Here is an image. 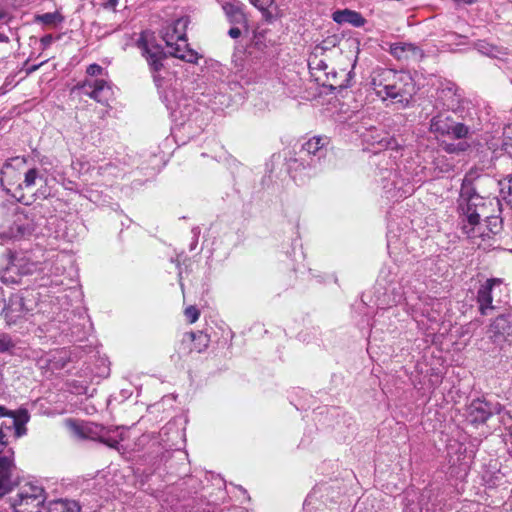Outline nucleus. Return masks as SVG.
Returning <instances> with one entry per match:
<instances>
[{"mask_svg":"<svg viewBox=\"0 0 512 512\" xmlns=\"http://www.w3.org/2000/svg\"><path fill=\"white\" fill-rule=\"evenodd\" d=\"M66 260L64 255L52 252L43 262L34 264V282H38L39 288H49L62 308L70 305L69 298L79 294L73 279L65 275Z\"/></svg>","mask_w":512,"mask_h":512,"instance_id":"obj_1","label":"nucleus"},{"mask_svg":"<svg viewBox=\"0 0 512 512\" xmlns=\"http://www.w3.org/2000/svg\"><path fill=\"white\" fill-rule=\"evenodd\" d=\"M488 204L492 200L485 199L476 193L470 181H463L458 198V210L461 217L463 233L470 239L490 238L492 234L482 218H488Z\"/></svg>","mask_w":512,"mask_h":512,"instance_id":"obj_2","label":"nucleus"},{"mask_svg":"<svg viewBox=\"0 0 512 512\" xmlns=\"http://www.w3.org/2000/svg\"><path fill=\"white\" fill-rule=\"evenodd\" d=\"M371 87L382 100L407 107L417 92L416 84L409 72L388 68H377L371 74Z\"/></svg>","mask_w":512,"mask_h":512,"instance_id":"obj_3","label":"nucleus"},{"mask_svg":"<svg viewBox=\"0 0 512 512\" xmlns=\"http://www.w3.org/2000/svg\"><path fill=\"white\" fill-rule=\"evenodd\" d=\"M30 420V414L27 409H18L10 418L0 426V457L6 452L12 451L8 447L9 438H19L27 433L26 424Z\"/></svg>","mask_w":512,"mask_h":512,"instance_id":"obj_4","label":"nucleus"},{"mask_svg":"<svg viewBox=\"0 0 512 512\" xmlns=\"http://www.w3.org/2000/svg\"><path fill=\"white\" fill-rule=\"evenodd\" d=\"M136 45L149 65L156 86L160 87L162 78L160 77L159 72L163 68V60L166 58V54L162 46L149 42L145 38L144 33L141 34Z\"/></svg>","mask_w":512,"mask_h":512,"instance_id":"obj_5","label":"nucleus"},{"mask_svg":"<svg viewBox=\"0 0 512 512\" xmlns=\"http://www.w3.org/2000/svg\"><path fill=\"white\" fill-rule=\"evenodd\" d=\"M381 182L389 198L407 197L414 191V187L411 185L409 178L403 177L396 171H383Z\"/></svg>","mask_w":512,"mask_h":512,"instance_id":"obj_6","label":"nucleus"},{"mask_svg":"<svg viewBox=\"0 0 512 512\" xmlns=\"http://www.w3.org/2000/svg\"><path fill=\"white\" fill-rule=\"evenodd\" d=\"M502 409V405L498 402L478 398L468 406L467 419L472 424H484L493 415L500 414Z\"/></svg>","mask_w":512,"mask_h":512,"instance_id":"obj_7","label":"nucleus"},{"mask_svg":"<svg viewBox=\"0 0 512 512\" xmlns=\"http://www.w3.org/2000/svg\"><path fill=\"white\" fill-rule=\"evenodd\" d=\"M20 480L13 460V451H8L0 457V498L11 492Z\"/></svg>","mask_w":512,"mask_h":512,"instance_id":"obj_8","label":"nucleus"},{"mask_svg":"<svg viewBox=\"0 0 512 512\" xmlns=\"http://www.w3.org/2000/svg\"><path fill=\"white\" fill-rule=\"evenodd\" d=\"M45 490L42 486H38L34 484V501L37 502V506H41L42 509H39L34 512H80L81 507L79 503L75 500H69V499H57L50 501L45 506Z\"/></svg>","mask_w":512,"mask_h":512,"instance_id":"obj_9","label":"nucleus"},{"mask_svg":"<svg viewBox=\"0 0 512 512\" xmlns=\"http://www.w3.org/2000/svg\"><path fill=\"white\" fill-rule=\"evenodd\" d=\"M71 434L78 439H90L99 441L105 427L94 422H83L74 419L66 421Z\"/></svg>","mask_w":512,"mask_h":512,"instance_id":"obj_10","label":"nucleus"},{"mask_svg":"<svg viewBox=\"0 0 512 512\" xmlns=\"http://www.w3.org/2000/svg\"><path fill=\"white\" fill-rule=\"evenodd\" d=\"M25 163L24 158L16 157L12 160V162L7 163L2 170V178L1 182L4 186L7 182L8 185L12 186L13 184L9 181V179L13 176L14 169L20 168ZM6 190L8 192H11L12 197L15 198L18 202L23 203L25 205H29V197H26L23 193V186L22 184H18L15 188L13 187H6Z\"/></svg>","mask_w":512,"mask_h":512,"instance_id":"obj_11","label":"nucleus"},{"mask_svg":"<svg viewBox=\"0 0 512 512\" xmlns=\"http://www.w3.org/2000/svg\"><path fill=\"white\" fill-rule=\"evenodd\" d=\"M82 94L89 96L95 101L106 104L111 96V87L103 79L85 80L80 86Z\"/></svg>","mask_w":512,"mask_h":512,"instance_id":"obj_12","label":"nucleus"},{"mask_svg":"<svg viewBox=\"0 0 512 512\" xmlns=\"http://www.w3.org/2000/svg\"><path fill=\"white\" fill-rule=\"evenodd\" d=\"M502 286V279L490 278L479 287L477 291V303L482 315H486L488 310L494 309L492 305L494 299L493 293L496 288H501Z\"/></svg>","mask_w":512,"mask_h":512,"instance_id":"obj_13","label":"nucleus"},{"mask_svg":"<svg viewBox=\"0 0 512 512\" xmlns=\"http://www.w3.org/2000/svg\"><path fill=\"white\" fill-rule=\"evenodd\" d=\"M437 100L447 110H455L462 101V94L455 83L445 81L437 90Z\"/></svg>","mask_w":512,"mask_h":512,"instance_id":"obj_14","label":"nucleus"},{"mask_svg":"<svg viewBox=\"0 0 512 512\" xmlns=\"http://www.w3.org/2000/svg\"><path fill=\"white\" fill-rule=\"evenodd\" d=\"M364 140L370 144L371 146L382 150V149H391V150H398L401 145L398 143V141L389 135L388 132L377 129V128H371L364 134Z\"/></svg>","mask_w":512,"mask_h":512,"instance_id":"obj_15","label":"nucleus"},{"mask_svg":"<svg viewBox=\"0 0 512 512\" xmlns=\"http://www.w3.org/2000/svg\"><path fill=\"white\" fill-rule=\"evenodd\" d=\"M187 24V18H179L162 29V39L167 47H173L176 42L186 41Z\"/></svg>","mask_w":512,"mask_h":512,"instance_id":"obj_16","label":"nucleus"},{"mask_svg":"<svg viewBox=\"0 0 512 512\" xmlns=\"http://www.w3.org/2000/svg\"><path fill=\"white\" fill-rule=\"evenodd\" d=\"M221 8L232 25L246 24L247 16L244 12L245 5L239 0L223 1L220 3Z\"/></svg>","mask_w":512,"mask_h":512,"instance_id":"obj_17","label":"nucleus"},{"mask_svg":"<svg viewBox=\"0 0 512 512\" xmlns=\"http://www.w3.org/2000/svg\"><path fill=\"white\" fill-rule=\"evenodd\" d=\"M59 182L55 172H51L50 177H44L38 170L34 168V187H37L34 196L46 198L51 194V190L55 183Z\"/></svg>","mask_w":512,"mask_h":512,"instance_id":"obj_18","label":"nucleus"},{"mask_svg":"<svg viewBox=\"0 0 512 512\" xmlns=\"http://www.w3.org/2000/svg\"><path fill=\"white\" fill-rule=\"evenodd\" d=\"M332 19L337 24H350L357 28L364 26L366 23V19L361 15V13L350 9L334 11L332 14Z\"/></svg>","mask_w":512,"mask_h":512,"instance_id":"obj_19","label":"nucleus"},{"mask_svg":"<svg viewBox=\"0 0 512 512\" xmlns=\"http://www.w3.org/2000/svg\"><path fill=\"white\" fill-rule=\"evenodd\" d=\"M329 144V138L323 136H314L302 145V153L307 156H314L320 159L325 155L326 146Z\"/></svg>","mask_w":512,"mask_h":512,"instance_id":"obj_20","label":"nucleus"},{"mask_svg":"<svg viewBox=\"0 0 512 512\" xmlns=\"http://www.w3.org/2000/svg\"><path fill=\"white\" fill-rule=\"evenodd\" d=\"M32 267V264L30 263L29 259H24L22 257H14L13 260H12V265L11 267L8 268L7 270V273H12V272H16L18 271L20 273V277L19 278H14V277H6L4 276L3 277V281L6 282V283H18V284H22L23 283V280H22V277L24 276H28L31 272V268Z\"/></svg>","mask_w":512,"mask_h":512,"instance_id":"obj_21","label":"nucleus"},{"mask_svg":"<svg viewBox=\"0 0 512 512\" xmlns=\"http://www.w3.org/2000/svg\"><path fill=\"white\" fill-rule=\"evenodd\" d=\"M171 56L179 58L188 63H197L198 53L188 47L187 40L184 43L176 42L173 47H169Z\"/></svg>","mask_w":512,"mask_h":512,"instance_id":"obj_22","label":"nucleus"},{"mask_svg":"<svg viewBox=\"0 0 512 512\" xmlns=\"http://www.w3.org/2000/svg\"><path fill=\"white\" fill-rule=\"evenodd\" d=\"M91 326L92 324L88 316L80 314L78 316V321L73 323L70 328L71 336L74 338L75 341H83L90 333Z\"/></svg>","mask_w":512,"mask_h":512,"instance_id":"obj_23","label":"nucleus"},{"mask_svg":"<svg viewBox=\"0 0 512 512\" xmlns=\"http://www.w3.org/2000/svg\"><path fill=\"white\" fill-rule=\"evenodd\" d=\"M453 120L445 114H438L430 121V130L439 135H448L453 124Z\"/></svg>","mask_w":512,"mask_h":512,"instance_id":"obj_24","label":"nucleus"},{"mask_svg":"<svg viewBox=\"0 0 512 512\" xmlns=\"http://www.w3.org/2000/svg\"><path fill=\"white\" fill-rule=\"evenodd\" d=\"M494 205L497 207V210L499 211V201H496L494 203V201L492 200V204H488V218L481 219L485 221V225L488 228L486 230L490 231L492 235L497 234L501 230L502 226V219L500 218V216L490 214V210H492Z\"/></svg>","mask_w":512,"mask_h":512,"instance_id":"obj_25","label":"nucleus"},{"mask_svg":"<svg viewBox=\"0 0 512 512\" xmlns=\"http://www.w3.org/2000/svg\"><path fill=\"white\" fill-rule=\"evenodd\" d=\"M249 2L262 13L267 22H271L275 18L276 15L271 10L274 0H249Z\"/></svg>","mask_w":512,"mask_h":512,"instance_id":"obj_26","label":"nucleus"},{"mask_svg":"<svg viewBox=\"0 0 512 512\" xmlns=\"http://www.w3.org/2000/svg\"><path fill=\"white\" fill-rule=\"evenodd\" d=\"M63 20L64 18L59 12H50L34 17V21L41 22L48 27H57Z\"/></svg>","mask_w":512,"mask_h":512,"instance_id":"obj_27","label":"nucleus"},{"mask_svg":"<svg viewBox=\"0 0 512 512\" xmlns=\"http://www.w3.org/2000/svg\"><path fill=\"white\" fill-rule=\"evenodd\" d=\"M35 169L38 170L40 174H43L44 177H50L51 172H55L58 181L64 180L62 171H60L58 166L54 165L53 161L48 158L42 159L40 167Z\"/></svg>","mask_w":512,"mask_h":512,"instance_id":"obj_28","label":"nucleus"},{"mask_svg":"<svg viewBox=\"0 0 512 512\" xmlns=\"http://www.w3.org/2000/svg\"><path fill=\"white\" fill-rule=\"evenodd\" d=\"M32 496L29 494L19 493L13 499L12 507L15 512H32L30 503Z\"/></svg>","mask_w":512,"mask_h":512,"instance_id":"obj_29","label":"nucleus"},{"mask_svg":"<svg viewBox=\"0 0 512 512\" xmlns=\"http://www.w3.org/2000/svg\"><path fill=\"white\" fill-rule=\"evenodd\" d=\"M468 134V127L462 123L453 122L452 127L449 132V136H452L455 139L465 138Z\"/></svg>","mask_w":512,"mask_h":512,"instance_id":"obj_30","label":"nucleus"},{"mask_svg":"<svg viewBox=\"0 0 512 512\" xmlns=\"http://www.w3.org/2000/svg\"><path fill=\"white\" fill-rule=\"evenodd\" d=\"M391 54L399 60H408L409 55L406 51V43H396L391 46Z\"/></svg>","mask_w":512,"mask_h":512,"instance_id":"obj_31","label":"nucleus"},{"mask_svg":"<svg viewBox=\"0 0 512 512\" xmlns=\"http://www.w3.org/2000/svg\"><path fill=\"white\" fill-rule=\"evenodd\" d=\"M406 51L407 55H409V59L420 60L423 58V51L411 43H406Z\"/></svg>","mask_w":512,"mask_h":512,"instance_id":"obj_32","label":"nucleus"},{"mask_svg":"<svg viewBox=\"0 0 512 512\" xmlns=\"http://www.w3.org/2000/svg\"><path fill=\"white\" fill-rule=\"evenodd\" d=\"M184 314L189 321V323H195L200 316V311L196 306H189L185 309Z\"/></svg>","mask_w":512,"mask_h":512,"instance_id":"obj_33","label":"nucleus"},{"mask_svg":"<svg viewBox=\"0 0 512 512\" xmlns=\"http://www.w3.org/2000/svg\"><path fill=\"white\" fill-rule=\"evenodd\" d=\"M99 442L107 445L110 448L119 450V446H120L119 441L108 437L106 428L104 429V432L102 433V437H100Z\"/></svg>","mask_w":512,"mask_h":512,"instance_id":"obj_34","label":"nucleus"},{"mask_svg":"<svg viewBox=\"0 0 512 512\" xmlns=\"http://www.w3.org/2000/svg\"><path fill=\"white\" fill-rule=\"evenodd\" d=\"M13 347L11 339L4 334L0 335V352H6Z\"/></svg>","mask_w":512,"mask_h":512,"instance_id":"obj_35","label":"nucleus"},{"mask_svg":"<svg viewBox=\"0 0 512 512\" xmlns=\"http://www.w3.org/2000/svg\"><path fill=\"white\" fill-rule=\"evenodd\" d=\"M5 7L20 8L29 3V0H1Z\"/></svg>","mask_w":512,"mask_h":512,"instance_id":"obj_36","label":"nucleus"},{"mask_svg":"<svg viewBox=\"0 0 512 512\" xmlns=\"http://www.w3.org/2000/svg\"><path fill=\"white\" fill-rule=\"evenodd\" d=\"M102 71H103V68L96 63L90 64L86 70L87 74L92 77L100 75L102 73Z\"/></svg>","mask_w":512,"mask_h":512,"instance_id":"obj_37","label":"nucleus"},{"mask_svg":"<svg viewBox=\"0 0 512 512\" xmlns=\"http://www.w3.org/2000/svg\"><path fill=\"white\" fill-rule=\"evenodd\" d=\"M192 340H195L196 338H198L202 343H203V346L206 347L208 345V336L202 332H200L198 335L195 334V333H191L190 334Z\"/></svg>","mask_w":512,"mask_h":512,"instance_id":"obj_38","label":"nucleus"},{"mask_svg":"<svg viewBox=\"0 0 512 512\" xmlns=\"http://www.w3.org/2000/svg\"><path fill=\"white\" fill-rule=\"evenodd\" d=\"M13 236L14 235L12 232L0 231V245L7 243L10 239H12Z\"/></svg>","mask_w":512,"mask_h":512,"instance_id":"obj_39","label":"nucleus"},{"mask_svg":"<svg viewBox=\"0 0 512 512\" xmlns=\"http://www.w3.org/2000/svg\"><path fill=\"white\" fill-rule=\"evenodd\" d=\"M24 176H25V179H24L25 187L29 188L30 185L32 184V168L25 171Z\"/></svg>","mask_w":512,"mask_h":512,"instance_id":"obj_40","label":"nucleus"},{"mask_svg":"<svg viewBox=\"0 0 512 512\" xmlns=\"http://www.w3.org/2000/svg\"><path fill=\"white\" fill-rule=\"evenodd\" d=\"M241 34L242 32L238 27H231L228 31V35L233 39L239 38Z\"/></svg>","mask_w":512,"mask_h":512,"instance_id":"obj_41","label":"nucleus"},{"mask_svg":"<svg viewBox=\"0 0 512 512\" xmlns=\"http://www.w3.org/2000/svg\"><path fill=\"white\" fill-rule=\"evenodd\" d=\"M15 411L8 410L6 407L0 405V417L10 418L11 414H14Z\"/></svg>","mask_w":512,"mask_h":512,"instance_id":"obj_42","label":"nucleus"},{"mask_svg":"<svg viewBox=\"0 0 512 512\" xmlns=\"http://www.w3.org/2000/svg\"><path fill=\"white\" fill-rule=\"evenodd\" d=\"M118 2H119V0H108L104 4V8L115 10L116 6L118 5Z\"/></svg>","mask_w":512,"mask_h":512,"instance_id":"obj_43","label":"nucleus"},{"mask_svg":"<svg viewBox=\"0 0 512 512\" xmlns=\"http://www.w3.org/2000/svg\"><path fill=\"white\" fill-rule=\"evenodd\" d=\"M52 41H53L52 35H46L41 38V42L44 47H47L48 45H50L52 43Z\"/></svg>","mask_w":512,"mask_h":512,"instance_id":"obj_44","label":"nucleus"},{"mask_svg":"<svg viewBox=\"0 0 512 512\" xmlns=\"http://www.w3.org/2000/svg\"><path fill=\"white\" fill-rule=\"evenodd\" d=\"M349 81H350L349 79H346V83H339V84H337V85H334V84H332V83H331V84H330V86H331L332 88H336V87H338V88H340V89L347 88V87L350 85V84H349Z\"/></svg>","mask_w":512,"mask_h":512,"instance_id":"obj_45","label":"nucleus"},{"mask_svg":"<svg viewBox=\"0 0 512 512\" xmlns=\"http://www.w3.org/2000/svg\"><path fill=\"white\" fill-rule=\"evenodd\" d=\"M508 191H509V196H512V176L510 177V179L508 181ZM508 203L512 206V199H509Z\"/></svg>","mask_w":512,"mask_h":512,"instance_id":"obj_46","label":"nucleus"},{"mask_svg":"<svg viewBox=\"0 0 512 512\" xmlns=\"http://www.w3.org/2000/svg\"><path fill=\"white\" fill-rule=\"evenodd\" d=\"M317 67H318L319 69H322V70H324V71H325V70L327 69L328 65H327L326 63H324L323 61H319V63H318V65H317Z\"/></svg>","mask_w":512,"mask_h":512,"instance_id":"obj_47","label":"nucleus"},{"mask_svg":"<svg viewBox=\"0 0 512 512\" xmlns=\"http://www.w3.org/2000/svg\"><path fill=\"white\" fill-rule=\"evenodd\" d=\"M7 12L4 8L0 7V20L6 18Z\"/></svg>","mask_w":512,"mask_h":512,"instance_id":"obj_48","label":"nucleus"},{"mask_svg":"<svg viewBox=\"0 0 512 512\" xmlns=\"http://www.w3.org/2000/svg\"><path fill=\"white\" fill-rule=\"evenodd\" d=\"M170 109L172 110V112H171L172 116H173L174 118H177V115H176L177 110H176V109H174V108H172V107H171Z\"/></svg>","mask_w":512,"mask_h":512,"instance_id":"obj_49","label":"nucleus"},{"mask_svg":"<svg viewBox=\"0 0 512 512\" xmlns=\"http://www.w3.org/2000/svg\"><path fill=\"white\" fill-rule=\"evenodd\" d=\"M391 243H392V237L390 235H388V248H390L391 246Z\"/></svg>","mask_w":512,"mask_h":512,"instance_id":"obj_50","label":"nucleus"},{"mask_svg":"<svg viewBox=\"0 0 512 512\" xmlns=\"http://www.w3.org/2000/svg\"><path fill=\"white\" fill-rule=\"evenodd\" d=\"M41 64H42V63H40V65H41ZM38 67H39V64H34V66H33L34 71H35Z\"/></svg>","mask_w":512,"mask_h":512,"instance_id":"obj_51","label":"nucleus"},{"mask_svg":"<svg viewBox=\"0 0 512 512\" xmlns=\"http://www.w3.org/2000/svg\"><path fill=\"white\" fill-rule=\"evenodd\" d=\"M222 158H224V153L222 155H219L217 160L220 161Z\"/></svg>","mask_w":512,"mask_h":512,"instance_id":"obj_52","label":"nucleus"},{"mask_svg":"<svg viewBox=\"0 0 512 512\" xmlns=\"http://www.w3.org/2000/svg\"><path fill=\"white\" fill-rule=\"evenodd\" d=\"M5 39H6V37H5V36L0 35V40H1V41H4Z\"/></svg>","mask_w":512,"mask_h":512,"instance_id":"obj_53","label":"nucleus"},{"mask_svg":"<svg viewBox=\"0 0 512 512\" xmlns=\"http://www.w3.org/2000/svg\"><path fill=\"white\" fill-rule=\"evenodd\" d=\"M18 230H19V232L23 233V231H22L20 226L18 227Z\"/></svg>","mask_w":512,"mask_h":512,"instance_id":"obj_54","label":"nucleus"},{"mask_svg":"<svg viewBox=\"0 0 512 512\" xmlns=\"http://www.w3.org/2000/svg\"><path fill=\"white\" fill-rule=\"evenodd\" d=\"M511 83H512V80H511Z\"/></svg>","mask_w":512,"mask_h":512,"instance_id":"obj_55","label":"nucleus"}]
</instances>
